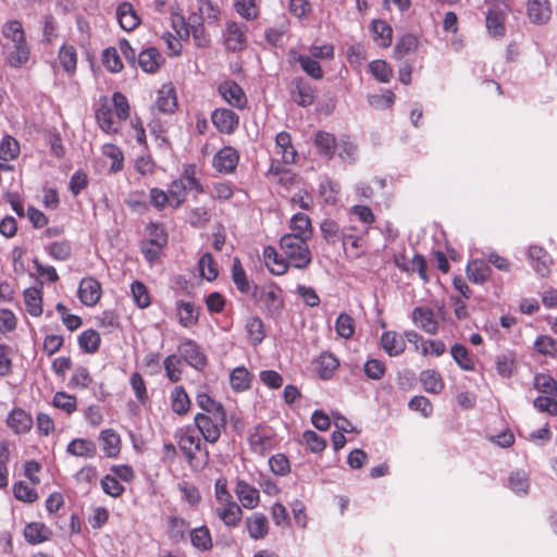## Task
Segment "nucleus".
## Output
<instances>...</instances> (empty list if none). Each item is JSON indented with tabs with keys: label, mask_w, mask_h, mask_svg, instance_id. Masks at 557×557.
<instances>
[{
	"label": "nucleus",
	"mask_w": 557,
	"mask_h": 557,
	"mask_svg": "<svg viewBox=\"0 0 557 557\" xmlns=\"http://www.w3.org/2000/svg\"><path fill=\"white\" fill-rule=\"evenodd\" d=\"M102 154L111 160V173L122 171L124 165V154L120 147L114 144H106L102 146Z\"/></svg>",
	"instance_id": "nucleus-56"
},
{
	"label": "nucleus",
	"mask_w": 557,
	"mask_h": 557,
	"mask_svg": "<svg viewBox=\"0 0 557 557\" xmlns=\"http://www.w3.org/2000/svg\"><path fill=\"white\" fill-rule=\"evenodd\" d=\"M239 160L240 154L236 148L224 146L213 156L212 166L220 174H232L236 171Z\"/></svg>",
	"instance_id": "nucleus-4"
},
{
	"label": "nucleus",
	"mask_w": 557,
	"mask_h": 557,
	"mask_svg": "<svg viewBox=\"0 0 557 557\" xmlns=\"http://www.w3.org/2000/svg\"><path fill=\"white\" fill-rule=\"evenodd\" d=\"M313 141L320 154H322L329 160L334 157L337 148V143L333 134L324 131H318L314 135Z\"/></svg>",
	"instance_id": "nucleus-40"
},
{
	"label": "nucleus",
	"mask_w": 557,
	"mask_h": 557,
	"mask_svg": "<svg viewBox=\"0 0 557 557\" xmlns=\"http://www.w3.org/2000/svg\"><path fill=\"white\" fill-rule=\"evenodd\" d=\"M529 257L532 260V267L541 276H547L550 272V257L540 246H531L529 248Z\"/></svg>",
	"instance_id": "nucleus-36"
},
{
	"label": "nucleus",
	"mask_w": 557,
	"mask_h": 557,
	"mask_svg": "<svg viewBox=\"0 0 557 557\" xmlns=\"http://www.w3.org/2000/svg\"><path fill=\"white\" fill-rule=\"evenodd\" d=\"M198 270L200 276L208 282H213L219 276V265L210 252H206L200 257Z\"/></svg>",
	"instance_id": "nucleus-50"
},
{
	"label": "nucleus",
	"mask_w": 557,
	"mask_h": 557,
	"mask_svg": "<svg viewBox=\"0 0 557 557\" xmlns=\"http://www.w3.org/2000/svg\"><path fill=\"white\" fill-rule=\"evenodd\" d=\"M249 443L255 453H264L275 448L276 440L270 431L256 429V431L250 434Z\"/></svg>",
	"instance_id": "nucleus-35"
},
{
	"label": "nucleus",
	"mask_w": 557,
	"mask_h": 557,
	"mask_svg": "<svg viewBox=\"0 0 557 557\" xmlns=\"http://www.w3.org/2000/svg\"><path fill=\"white\" fill-rule=\"evenodd\" d=\"M79 348L87 354H95L98 351L100 344H101V337L100 334L92 330L88 329L83 331L77 338Z\"/></svg>",
	"instance_id": "nucleus-51"
},
{
	"label": "nucleus",
	"mask_w": 557,
	"mask_h": 557,
	"mask_svg": "<svg viewBox=\"0 0 557 557\" xmlns=\"http://www.w3.org/2000/svg\"><path fill=\"white\" fill-rule=\"evenodd\" d=\"M418 38L411 34H406L396 42L394 57L398 60L405 58L408 53L418 48Z\"/></svg>",
	"instance_id": "nucleus-63"
},
{
	"label": "nucleus",
	"mask_w": 557,
	"mask_h": 557,
	"mask_svg": "<svg viewBox=\"0 0 557 557\" xmlns=\"http://www.w3.org/2000/svg\"><path fill=\"white\" fill-rule=\"evenodd\" d=\"M77 296L83 305L96 306L102 296L101 283L92 276L83 277L78 285Z\"/></svg>",
	"instance_id": "nucleus-9"
},
{
	"label": "nucleus",
	"mask_w": 557,
	"mask_h": 557,
	"mask_svg": "<svg viewBox=\"0 0 557 557\" xmlns=\"http://www.w3.org/2000/svg\"><path fill=\"white\" fill-rule=\"evenodd\" d=\"M371 32L373 34V40L382 48H387L392 44L393 29L383 20H373L371 22Z\"/></svg>",
	"instance_id": "nucleus-42"
},
{
	"label": "nucleus",
	"mask_w": 557,
	"mask_h": 557,
	"mask_svg": "<svg viewBox=\"0 0 557 557\" xmlns=\"http://www.w3.org/2000/svg\"><path fill=\"white\" fill-rule=\"evenodd\" d=\"M165 376L171 383H177L183 377L184 364L180 356L172 354L163 360Z\"/></svg>",
	"instance_id": "nucleus-44"
},
{
	"label": "nucleus",
	"mask_w": 557,
	"mask_h": 557,
	"mask_svg": "<svg viewBox=\"0 0 557 557\" xmlns=\"http://www.w3.org/2000/svg\"><path fill=\"white\" fill-rule=\"evenodd\" d=\"M7 424L14 433L22 434L32 430L34 421L28 412L14 408L7 418Z\"/></svg>",
	"instance_id": "nucleus-23"
},
{
	"label": "nucleus",
	"mask_w": 557,
	"mask_h": 557,
	"mask_svg": "<svg viewBox=\"0 0 557 557\" xmlns=\"http://www.w3.org/2000/svg\"><path fill=\"white\" fill-rule=\"evenodd\" d=\"M45 251L57 261H66L72 255V246L69 240L53 242L45 246Z\"/></svg>",
	"instance_id": "nucleus-55"
},
{
	"label": "nucleus",
	"mask_w": 557,
	"mask_h": 557,
	"mask_svg": "<svg viewBox=\"0 0 557 557\" xmlns=\"http://www.w3.org/2000/svg\"><path fill=\"white\" fill-rule=\"evenodd\" d=\"M338 366L337 358L331 352H322L317 360V371L323 380L330 379Z\"/></svg>",
	"instance_id": "nucleus-52"
},
{
	"label": "nucleus",
	"mask_w": 557,
	"mask_h": 557,
	"mask_svg": "<svg viewBox=\"0 0 557 557\" xmlns=\"http://www.w3.org/2000/svg\"><path fill=\"white\" fill-rule=\"evenodd\" d=\"M101 62L110 73H120L124 67L117 48L115 47H108L102 51Z\"/></svg>",
	"instance_id": "nucleus-54"
},
{
	"label": "nucleus",
	"mask_w": 557,
	"mask_h": 557,
	"mask_svg": "<svg viewBox=\"0 0 557 557\" xmlns=\"http://www.w3.org/2000/svg\"><path fill=\"white\" fill-rule=\"evenodd\" d=\"M552 13L549 0H528L527 2V14L533 24L544 25L548 23Z\"/></svg>",
	"instance_id": "nucleus-15"
},
{
	"label": "nucleus",
	"mask_w": 557,
	"mask_h": 557,
	"mask_svg": "<svg viewBox=\"0 0 557 557\" xmlns=\"http://www.w3.org/2000/svg\"><path fill=\"white\" fill-rule=\"evenodd\" d=\"M413 324L430 335H436L440 330V322L435 311L430 307L419 306L411 311Z\"/></svg>",
	"instance_id": "nucleus-7"
},
{
	"label": "nucleus",
	"mask_w": 557,
	"mask_h": 557,
	"mask_svg": "<svg viewBox=\"0 0 557 557\" xmlns=\"http://www.w3.org/2000/svg\"><path fill=\"white\" fill-rule=\"evenodd\" d=\"M253 375L245 367L235 368L230 374L233 391L240 393L250 388Z\"/></svg>",
	"instance_id": "nucleus-43"
},
{
	"label": "nucleus",
	"mask_w": 557,
	"mask_h": 557,
	"mask_svg": "<svg viewBox=\"0 0 557 557\" xmlns=\"http://www.w3.org/2000/svg\"><path fill=\"white\" fill-rule=\"evenodd\" d=\"M450 355L458 367L467 372L475 370V357L462 344H454L450 347Z\"/></svg>",
	"instance_id": "nucleus-38"
},
{
	"label": "nucleus",
	"mask_w": 557,
	"mask_h": 557,
	"mask_svg": "<svg viewBox=\"0 0 557 557\" xmlns=\"http://www.w3.org/2000/svg\"><path fill=\"white\" fill-rule=\"evenodd\" d=\"M188 522L181 517L170 516L168 519V535L175 543L186 541Z\"/></svg>",
	"instance_id": "nucleus-49"
},
{
	"label": "nucleus",
	"mask_w": 557,
	"mask_h": 557,
	"mask_svg": "<svg viewBox=\"0 0 557 557\" xmlns=\"http://www.w3.org/2000/svg\"><path fill=\"white\" fill-rule=\"evenodd\" d=\"M466 273L470 282L482 285L491 278L492 269L487 261L474 259L467 264Z\"/></svg>",
	"instance_id": "nucleus-26"
},
{
	"label": "nucleus",
	"mask_w": 557,
	"mask_h": 557,
	"mask_svg": "<svg viewBox=\"0 0 557 557\" xmlns=\"http://www.w3.org/2000/svg\"><path fill=\"white\" fill-rule=\"evenodd\" d=\"M210 117L213 126L221 134L232 135L239 126V115L227 108H216Z\"/></svg>",
	"instance_id": "nucleus-6"
},
{
	"label": "nucleus",
	"mask_w": 557,
	"mask_h": 557,
	"mask_svg": "<svg viewBox=\"0 0 557 557\" xmlns=\"http://www.w3.org/2000/svg\"><path fill=\"white\" fill-rule=\"evenodd\" d=\"M24 302L26 311L32 317H40L42 314V293L39 288L30 287L24 292Z\"/></svg>",
	"instance_id": "nucleus-47"
},
{
	"label": "nucleus",
	"mask_w": 557,
	"mask_h": 557,
	"mask_svg": "<svg viewBox=\"0 0 557 557\" xmlns=\"http://www.w3.org/2000/svg\"><path fill=\"white\" fill-rule=\"evenodd\" d=\"M170 405L174 413L185 416L189 412L191 400L182 385H176L170 393Z\"/></svg>",
	"instance_id": "nucleus-32"
},
{
	"label": "nucleus",
	"mask_w": 557,
	"mask_h": 557,
	"mask_svg": "<svg viewBox=\"0 0 557 557\" xmlns=\"http://www.w3.org/2000/svg\"><path fill=\"white\" fill-rule=\"evenodd\" d=\"M289 227L292 233L287 235H295L298 238L310 240L313 235V228L310 218L305 213H296L292 216Z\"/></svg>",
	"instance_id": "nucleus-37"
},
{
	"label": "nucleus",
	"mask_w": 557,
	"mask_h": 557,
	"mask_svg": "<svg viewBox=\"0 0 557 557\" xmlns=\"http://www.w3.org/2000/svg\"><path fill=\"white\" fill-rule=\"evenodd\" d=\"M247 27L235 21H228L223 32V44L228 51L237 52L245 49L247 44Z\"/></svg>",
	"instance_id": "nucleus-5"
},
{
	"label": "nucleus",
	"mask_w": 557,
	"mask_h": 557,
	"mask_svg": "<svg viewBox=\"0 0 557 557\" xmlns=\"http://www.w3.org/2000/svg\"><path fill=\"white\" fill-rule=\"evenodd\" d=\"M380 343L384 351L391 357L399 356L406 350L405 337L395 331L383 332Z\"/></svg>",
	"instance_id": "nucleus-22"
},
{
	"label": "nucleus",
	"mask_w": 557,
	"mask_h": 557,
	"mask_svg": "<svg viewBox=\"0 0 557 557\" xmlns=\"http://www.w3.org/2000/svg\"><path fill=\"white\" fill-rule=\"evenodd\" d=\"M132 298L135 305L140 309H146L151 305V297L148 287L141 281H134L131 285Z\"/></svg>",
	"instance_id": "nucleus-58"
},
{
	"label": "nucleus",
	"mask_w": 557,
	"mask_h": 557,
	"mask_svg": "<svg viewBox=\"0 0 557 557\" xmlns=\"http://www.w3.org/2000/svg\"><path fill=\"white\" fill-rule=\"evenodd\" d=\"M195 399L197 406L201 409L197 414H205L209 417L226 416L224 406L207 392H198Z\"/></svg>",
	"instance_id": "nucleus-20"
},
{
	"label": "nucleus",
	"mask_w": 557,
	"mask_h": 557,
	"mask_svg": "<svg viewBox=\"0 0 557 557\" xmlns=\"http://www.w3.org/2000/svg\"><path fill=\"white\" fill-rule=\"evenodd\" d=\"M533 386L543 394L557 397V381L550 374H535L533 377Z\"/></svg>",
	"instance_id": "nucleus-57"
},
{
	"label": "nucleus",
	"mask_w": 557,
	"mask_h": 557,
	"mask_svg": "<svg viewBox=\"0 0 557 557\" xmlns=\"http://www.w3.org/2000/svg\"><path fill=\"white\" fill-rule=\"evenodd\" d=\"M218 91L221 97L233 108L244 110L247 108L248 99L244 89L232 79L222 82Z\"/></svg>",
	"instance_id": "nucleus-8"
},
{
	"label": "nucleus",
	"mask_w": 557,
	"mask_h": 557,
	"mask_svg": "<svg viewBox=\"0 0 557 557\" xmlns=\"http://www.w3.org/2000/svg\"><path fill=\"white\" fill-rule=\"evenodd\" d=\"M275 153L281 156L284 164H293L297 159V151L292 143V137L287 132H280L275 136Z\"/></svg>",
	"instance_id": "nucleus-21"
},
{
	"label": "nucleus",
	"mask_w": 557,
	"mask_h": 557,
	"mask_svg": "<svg viewBox=\"0 0 557 557\" xmlns=\"http://www.w3.org/2000/svg\"><path fill=\"white\" fill-rule=\"evenodd\" d=\"M116 17L120 26L126 30L132 32L140 24V17L129 2H122L116 9Z\"/></svg>",
	"instance_id": "nucleus-29"
},
{
	"label": "nucleus",
	"mask_w": 557,
	"mask_h": 557,
	"mask_svg": "<svg viewBox=\"0 0 557 557\" xmlns=\"http://www.w3.org/2000/svg\"><path fill=\"white\" fill-rule=\"evenodd\" d=\"M189 36L193 37L194 44L198 48H208L211 45V35L206 23L199 21L195 16L188 17Z\"/></svg>",
	"instance_id": "nucleus-33"
},
{
	"label": "nucleus",
	"mask_w": 557,
	"mask_h": 557,
	"mask_svg": "<svg viewBox=\"0 0 557 557\" xmlns=\"http://www.w3.org/2000/svg\"><path fill=\"white\" fill-rule=\"evenodd\" d=\"M175 310L181 326L189 329L198 324L200 308L195 302L177 300L175 302Z\"/></svg>",
	"instance_id": "nucleus-12"
},
{
	"label": "nucleus",
	"mask_w": 557,
	"mask_h": 557,
	"mask_svg": "<svg viewBox=\"0 0 557 557\" xmlns=\"http://www.w3.org/2000/svg\"><path fill=\"white\" fill-rule=\"evenodd\" d=\"M2 36L11 44L27 40L23 24L20 20H9L1 26Z\"/></svg>",
	"instance_id": "nucleus-46"
},
{
	"label": "nucleus",
	"mask_w": 557,
	"mask_h": 557,
	"mask_svg": "<svg viewBox=\"0 0 557 557\" xmlns=\"http://www.w3.org/2000/svg\"><path fill=\"white\" fill-rule=\"evenodd\" d=\"M234 7L236 12L247 21L256 20L260 14L258 0H236Z\"/></svg>",
	"instance_id": "nucleus-64"
},
{
	"label": "nucleus",
	"mask_w": 557,
	"mask_h": 557,
	"mask_svg": "<svg viewBox=\"0 0 557 557\" xmlns=\"http://www.w3.org/2000/svg\"><path fill=\"white\" fill-rule=\"evenodd\" d=\"M296 61L300 64V67L302 71L312 77L313 79H321L323 78V70L320 65V63L313 59L310 55L307 54H299L296 58Z\"/></svg>",
	"instance_id": "nucleus-62"
},
{
	"label": "nucleus",
	"mask_w": 557,
	"mask_h": 557,
	"mask_svg": "<svg viewBox=\"0 0 557 557\" xmlns=\"http://www.w3.org/2000/svg\"><path fill=\"white\" fill-rule=\"evenodd\" d=\"M96 120L99 127L108 134L116 133L119 129L120 121L114 119L113 108L107 100L97 109Z\"/></svg>",
	"instance_id": "nucleus-27"
},
{
	"label": "nucleus",
	"mask_w": 557,
	"mask_h": 557,
	"mask_svg": "<svg viewBox=\"0 0 557 557\" xmlns=\"http://www.w3.org/2000/svg\"><path fill=\"white\" fill-rule=\"evenodd\" d=\"M419 380L423 389L431 394H440L445 387L442 374L433 369L421 371Z\"/></svg>",
	"instance_id": "nucleus-39"
},
{
	"label": "nucleus",
	"mask_w": 557,
	"mask_h": 557,
	"mask_svg": "<svg viewBox=\"0 0 557 557\" xmlns=\"http://www.w3.org/2000/svg\"><path fill=\"white\" fill-rule=\"evenodd\" d=\"M246 530L250 539L255 541L263 540L270 531V523L267 516L262 512H253L245 520Z\"/></svg>",
	"instance_id": "nucleus-14"
},
{
	"label": "nucleus",
	"mask_w": 557,
	"mask_h": 557,
	"mask_svg": "<svg viewBox=\"0 0 557 557\" xmlns=\"http://www.w3.org/2000/svg\"><path fill=\"white\" fill-rule=\"evenodd\" d=\"M253 297L268 317H277L284 308L283 290L274 283L258 288Z\"/></svg>",
	"instance_id": "nucleus-2"
},
{
	"label": "nucleus",
	"mask_w": 557,
	"mask_h": 557,
	"mask_svg": "<svg viewBox=\"0 0 557 557\" xmlns=\"http://www.w3.org/2000/svg\"><path fill=\"white\" fill-rule=\"evenodd\" d=\"M78 54L76 48L70 44H63L58 52V62L63 72L70 76L75 75Z\"/></svg>",
	"instance_id": "nucleus-28"
},
{
	"label": "nucleus",
	"mask_w": 557,
	"mask_h": 557,
	"mask_svg": "<svg viewBox=\"0 0 557 557\" xmlns=\"http://www.w3.org/2000/svg\"><path fill=\"white\" fill-rule=\"evenodd\" d=\"M423 357H441L446 352V345L442 339L423 338L419 346V350H416Z\"/></svg>",
	"instance_id": "nucleus-61"
},
{
	"label": "nucleus",
	"mask_w": 557,
	"mask_h": 557,
	"mask_svg": "<svg viewBox=\"0 0 557 557\" xmlns=\"http://www.w3.org/2000/svg\"><path fill=\"white\" fill-rule=\"evenodd\" d=\"M154 108L162 113H173L177 108V97L172 84H164L158 90Z\"/></svg>",
	"instance_id": "nucleus-19"
},
{
	"label": "nucleus",
	"mask_w": 557,
	"mask_h": 557,
	"mask_svg": "<svg viewBox=\"0 0 557 557\" xmlns=\"http://www.w3.org/2000/svg\"><path fill=\"white\" fill-rule=\"evenodd\" d=\"M307 239L295 235H283L280 239V248L288 263L296 269L304 270L312 260Z\"/></svg>",
	"instance_id": "nucleus-1"
},
{
	"label": "nucleus",
	"mask_w": 557,
	"mask_h": 557,
	"mask_svg": "<svg viewBox=\"0 0 557 557\" xmlns=\"http://www.w3.org/2000/svg\"><path fill=\"white\" fill-rule=\"evenodd\" d=\"M30 58V47L28 41H21L16 44H12V46L8 49L5 55V63L14 69H20L24 66Z\"/></svg>",
	"instance_id": "nucleus-18"
},
{
	"label": "nucleus",
	"mask_w": 557,
	"mask_h": 557,
	"mask_svg": "<svg viewBox=\"0 0 557 557\" xmlns=\"http://www.w3.org/2000/svg\"><path fill=\"white\" fill-rule=\"evenodd\" d=\"M245 329L248 341L251 345L257 346L262 343L265 337V329L263 321L258 317H250L246 320Z\"/></svg>",
	"instance_id": "nucleus-48"
},
{
	"label": "nucleus",
	"mask_w": 557,
	"mask_h": 557,
	"mask_svg": "<svg viewBox=\"0 0 557 557\" xmlns=\"http://www.w3.org/2000/svg\"><path fill=\"white\" fill-rule=\"evenodd\" d=\"M341 239L344 249L352 257H360L362 253L363 237L367 234L358 233V230L354 225L344 226L342 228Z\"/></svg>",
	"instance_id": "nucleus-11"
},
{
	"label": "nucleus",
	"mask_w": 557,
	"mask_h": 557,
	"mask_svg": "<svg viewBox=\"0 0 557 557\" xmlns=\"http://www.w3.org/2000/svg\"><path fill=\"white\" fill-rule=\"evenodd\" d=\"M164 59L157 48L150 47L138 54V65L146 73H156Z\"/></svg>",
	"instance_id": "nucleus-34"
},
{
	"label": "nucleus",
	"mask_w": 557,
	"mask_h": 557,
	"mask_svg": "<svg viewBox=\"0 0 557 557\" xmlns=\"http://www.w3.org/2000/svg\"><path fill=\"white\" fill-rule=\"evenodd\" d=\"M182 182H186L187 190H195L197 194H203L205 188L203 185L197 177V168L195 164H186L183 168L181 177Z\"/></svg>",
	"instance_id": "nucleus-60"
},
{
	"label": "nucleus",
	"mask_w": 557,
	"mask_h": 557,
	"mask_svg": "<svg viewBox=\"0 0 557 557\" xmlns=\"http://www.w3.org/2000/svg\"><path fill=\"white\" fill-rule=\"evenodd\" d=\"M231 276L232 281L235 284L236 288L245 295L251 294L256 295L258 286L252 284L247 274L246 271L242 264V261L239 258L235 257L233 259L232 269H231Z\"/></svg>",
	"instance_id": "nucleus-16"
},
{
	"label": "nucleus",
	"mask_w": 557,
	"mask_h": 557,
	"mask_svg": "<svg viewBox=\"0 0 557 557\" xmlns=\"http://www.w3.org/2000/svg\"><path fill=\"white\" fill-rule=\"evenodd\" d=\"M292 97L294 101L301 107H309L314 102V88L301 77L293 81Z\"/></svg>",
	"instance_id": "nucleus-17"
},
{
	"label": "nucleus",
	"mask_w": 557,
	"mask_h": 557,
	"mask_svg": "<svg viewBox=\"0 0 557 557\" xmlns=\"http://www.w3.org/2000/svg\"><path fill=\"white\" fill-rule=\"evenodd\" d=\"M190 543L191 545L201 550V552H208L211 550L213 547V540L210 533V530L207 525H201L198 528H195L190 531Z\"/></svg>",
	"instance_id": "nucleus-45"
},
{
	"label": "nucleus",
	"mask_w": 557,
	"mask_h": 557,
	"mask_svg": "<svg viewBox=\"0 0 557 557\" xmlns=\"http://www.w3.org/2000/svg\"><path fill=\"white\" fill-rule=\"evenodd\" d=\"M263 260L265 267L274 275L285 274L290 265L285 256H281L272 246H267L263 249Z\"/></svg>",
	"instance_id": "nucleus-24"
},
{
	"label": "nucleus",
	"mask_w": 557,
	"mask_h": 557,
	"mask_svg": "<svg viewBox=\"0 0 557 557\" xmlns=\"http://www.w3.org/2000/svg\"><path fill=\"white\" fill-rule=\"evenodd\" d=\"M166 194L171 201V208L178 209L186 201L187 186L182 180H174L169 184Z\"/></svg>",
	"instance_id": "nucleus-53"
},
{
	"label": "nucleus",
	"mask_w": 557,
	"mask_h": 557,
	"mask_svg": "<svg viewBox=\"0 0 557 557\" xmlns=\"http://www.w3.org/2000/svg\"><path fill=\"white\" fill-rule=\"evenodd\" d=\"M182 360L196 370H202L208 363L206 355L193 339H186L178 346Z\"/></svg>",
	"instance_id": "nucleus-10"
},
{
	"label": "nucleus",
	"mask_w": 557,
	"mask_h": 557,
	"mask_svg": "<svg viewBox=\"0 0 557 557\" xmlns=\"http://www.w3.org/2000/svg\"><path fill=\"white\" fill-rule=\"evenodd\" d=\"M235 493L244 508L255 509L256 507H258L260 503L259 491L255 486L247 483L246 481H237Z\"/></svg>",
	"instance_id": "nucleus-25"
},
{
	"label": "nucleus",
	"mask_w": 557,
	"mask_h": 557,
	"mask_svg": "<svg viewBox=\"0 0 557 557\" xmlns=\"http://www.w3.org/2000/svg\"><path fill=\"white\" fill-rule=\"evenodd\" d=\"M215 515L230 529L236 528L243 518L242 507L234 500H227L218 505Z\"/></svg>",
	"instance_id": "nucleus-13"
},
{
	"label": "nucleus",
	"mask_w": 557,
	"mask_h": 557,
	"mask_svg": "<svg viewBox=\"0 0 557 557\" xmlns=\"http://www.w3.org/2000/svg\"><path fill=\"white\" fill-rule=\"evenodd\" d=\"M129 385L137 401L141 405L149 403V395L147 391V384L143 375L139 372H133L129 376Z\"/></svg>",
	"instance_id": "nucleus-59"
},
{
	"label": "nucleus",
	"mask_w": 557,
	"mask_h": 557,
	"mask_svg": "<svg viewBox=\"0 0 557 557\" xmlns=\"http://www.w3.org/2000/svg\"><path fill=\"white\" fill-rule=\"evenodd\" d=\"M51 534V530L41 522H30L24 529L25 540L33 545L48 541Z\"/></svg>",
	"instance_id": "nucleus-41"
},
{
	"label": "nucleus",
	"mask_w": 557,
	"mask_h": 557,
	"mask_svg": "<svg viewBox=\"0 0 557 557\" xmlns=\"http://www.w3.org/2000/svg\"><path fill=\"white\" fill-rule=\"evenodd\" d=\"M190 16L199 18V21L207 23L209 26L218 25L221 18V10L211 0H199L198 12L190 14Z\"/></svg>",
	"instance_id": "nucleus-31"
},
{
	"label": "nucleus",
	"mask_w": 557,
	"mask_h": 557,
	"mask_svg": "<svg viewBox=\"0 0 557 557\" xmlns=\"http://www.w3.org/2000/svg\"><path fill=\"white\" fill-rule=\"evenodd\" d=\"M194 422L203 440L213 444L219 441L222 431L225 430L227 420L226 416L209 417L205 414H196Z\"/></svg>",
	"instance_id": "nucleus-3"
},
{
	"label": "nucleus",
	"mask_w": 557,
	"mask_h": 557,
	"mask_svg": "<svg viewBox=\"0 0 557 557\" xmlns=\"http://www.w3.org/2000/svg\"><path fill=\"white\" fill-rule=\"evenodd\" d=\"M518 362L517 355L512 350H507L498 354L495 357V369L499 376L509 379L517 371Z\"/></svg>",
	"instance_id": "nucleus-30"
}]
</instances>
